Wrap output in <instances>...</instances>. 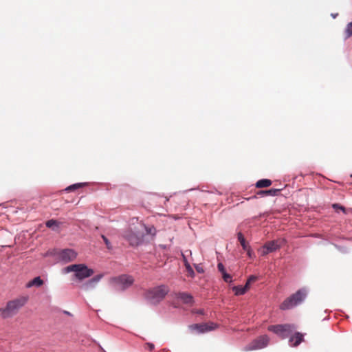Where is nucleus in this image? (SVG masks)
Here are the masks:
<instances>
[{
    "label": "nucleus",
    "instance_id": "1",
    "mask_svg": "<svg viewBox=\"0 0 352 352\" xmlns=\"http://www.w3.org/2000/svg\"><path fill=\"white\" fill-rule=\"evenodd\" d=\"M168 292L167 286L161 285L146 291L144 298L148 303L157 305L164 298Z\"/></svg>",
    "mask_w": 352,
    "mask_h": 352
},
{
    "label": "nucleus",
    "instance_id": "2",
    "mask_svg": "<svg viewBox=\"0 0 352 352\" xmlns=\"http://www.w3.org/2000/svg\"><path fill=\"white\" fill-rule=\"evenodd\" d=\"M27 300V297L22 296L9 301L5 308L0 309V316L3 318L12 317L25 305Z\"/></svg>",
    "mask_w": 352,
    "mask_h": 352
},
{
    "label": "nucleus",
    "instance_id": "3",
    "mask_svg": "<svg viewBox=\"0 0 352 352\" xmlns=\"http://www.w3.org/2000/svg\"><path fill=\"white\" fill-rule=\"evenodd\" d=\"M70 272H74L75 278L79 280L89 278L94 274V270L89 268L85 264L70 265L62 270L63 274H68Z\"/></svg>",
    "mask_w": 352,
    "mask_h": 352
},
{
    "label": "nucleus",
    "instance_id": "4",
    "mask_svg": "<svg viewBox=\"0 0 352 352\" xmlns=\"http://www.w3.org/2000/svg\"><path fill=\"white\" fill-rule=\"evenodd\" d=\"M307 295V290L305 288L298 290L280 304V309L282 310H287L295 307L305 300Z\"/></svg>",
    "mask_w": 352,
    "mask_h": 352
},
{
    "label": "nucleus",
    "instance_id": "5",
    "mask_svg": "<svg viewBox=\"0 0 352 352\" xmlns=\"http://www.w3.org/2000/svg\"><path fill=\"white\" fill-rule=\"evenodd\" d=\"M122 236L130 245L138 246L142 243L144 234L137 226H131L124 231Z\"/></svg>",
    "mask_w": 352,
    "mask_h": 352
},
{
    "label": "nucleus",
    "instance_id": "6",
    "mask_svg": "<svg viewBox=\"0 0 352 352\" xmlns=\"http://www.w3.org/2000/svg\"><path fill=\"white\" fill-rule=\"evenodd\" d=\"M295 329V326L290 324L270 325L267 328L270 331L274 333L282 339L290 337Z\"/></svg>",
    "mask_w": 352,
    "mask_h": 352
},
{
    "label": "nucleus",
    "instance_id": "7",
    "mask_svg": "<svg viewBox=\"0 0 352 352\" xmlns=\"http://www.w3.org/2000/svg\"><path fill=\"white\" fill-rule=\"evenodd\" d=\"M115 289L118 291H124L131 287L134 279L131 276L122 274L112 278Z\"/></svg>",
    "mask_w": 352,
    "mask_h": 352
},
{
    "label": "nucleus",
    "instance_id": "8",
    "mask_svg": "<svg viewBox=\"0 0 352 352\" xmlns=\"http://www.w3.org/2000/svg\"><path fill=\"white\" fill-rule=\"evenodd\" d=\"M270 342V338L267 335H263L254 340L249 344L246 345L244 350L246 351L261 349L266 347Z\"/></svg>",
    "mask_w": 352,
    "mask_h": 352
},
{
    "label": "nucleus",
    "instance_id": "9",
    "mask_svg": "<svg viewBox=\"0 0 352 352\" xmlns=\"http://www.w3.org/2000/svg\"><path fill=\"white\" fill-rule=\"evenodd\" d=\"M57 260L64 264L74 261L77 257V252L72 249H63L56 254Z\"/></svg>",
    "mask_w": 352,
    "mask_h": 352
},
{
    "label": "nucleus",
    "instance_id": "10",
    "mask_svg": "<svg viewBox=\"0 0 352 352\" xmlns=\"http://www.w3.org/2000/svg\"><path fill=\"white\" fill-rule=\"evenodd\" d=\"M285 243L284 239L274 240L266 243L263 246V255H266L270 252H274L279 249L282 245Z\"/></svg>",
    "mask_w": 352,
    "mask_h": 352
},
{
    "label": "nucleus",
    "instance_id": "11",
    "mask_svg": "<svg viewBox=\"0 0 352 352\" xmlns=\"http://www.w3.org/2000/svg\"><path fill=\"white\" fill-rule=\"evenodd\" d=\"M218 270L221 272L223 280L226 283H230L232 282V277L230 274H228L226 271L224 265L221 263L217 265Z\"/></svg>",
    "mask_w": 352,
    "mask_h": 352
},
{
    "label": "nucleus",
    "instance_id": "12",
    "mask_svg": "<svg viewBox=\"0 0 352 352\" xmlns=\"http://www.w3.org/2000/svg\"><path fill=\"white\" fill-rule=\"evenodd\" d=\"M303 340L302 335L299 333H295L294 336H291L289 339V342L292 346H297L299 345Z\"/></svg>",
    "mask_w": 352,
    "mask_h": 352
},
{
    "label": "nucleus",
    "instance_id": "13",
    "mask_svg": "<svg viewBox=\"0 0 352 352\" xmlns=\"http://www.w3.org/2000/svg\"><path fill=\"white\" fill-rule=\"evenodd\" d=\"M189 329L192 331H196L199 333H206V323L191 324L189 326Z\"/></svg>",
    "mask_w": 352,
    "mask_h": 352
},
{
    "label": "nucleus",
    "instance_id": "14",
    "mask_svg": "<svg viewBox=\"0 0 352 352\" xmlns=\"http://www.w3.org/2000/svg\"><path fill=\"white\" fill-rule=\"evenodd\" d=\"M177 298L186 304L190 303L192 301V296L190 294L186 292L179 293L177 294Z\"/></svg>",
    "mask_w": 352,
    "mask_h": 352
},
{
    "label": "nucleus",
    "instance_id": "15",
    "mask_svg": "<svg viewBox=\"0 0 352 352\" xmlns=\"http://www.w3.org/2000/svg\"><path fill=\"white\" fill-rule=\"evenodd\" d=\"M43 284V280L41 278L40 276H36L34 278H33L32 280L29 281L26 287L28 288L32 287L33 286L36 287H40Z\"/></svg>",
    "mask_w": 352,
    "mask_h": 352
},
{
    "label": "nucleus",
    "instance_id": "16",
    "mask_svg": "<svg viewBox=\"0 0 352 352\" xmlns=\"http://www.w3.org/2000/svg\"><path fill=\"white\" fill-rule=\"evenodd\" d=\"M272 184V182L268 179H262L256 182V187L258 188H262L268 187Z\"/></svg>",
    "mask_w": 352,
    "mask_h": 352
},
{
    "label": "nucleus",
    "instance_id": "17",
    "mask_svg": "<svg viewBox=\"0 0 352 352\" xmlns=\"http://www.w3.org/2000/svg\"><path fill=\"white\" fill-rule=\"evenodd\" d=\"M46 226L52 228L53 230H57L59 228L60 223L54 219H50L46 222Z\"/></svg>",
    "mask_w": 352,
    "mask_h": 352
},
{
    "label": "nucleus",
    "instance_id": "18",
    "mask_svg": "<svg viewBox=\"0 0 352 352\" xmlns=\"http://www.w3.org/2000/svg\"><path fill=\"white\" fill-rule=\"evenodd\" d=\"M280 191L279 189H269L265 190H261L258 192L259 195H271V196H276L278 195V192Z\"/></svg>",
    "mask_w": 352,
    "mask_h": 352
},
{
    "label": "nucleus",
    "instance_id": "19",
    "mask_svg": "<svg viewBox=\"0 0 352 352\" xmlns=\"http://www.w3.org/2000/svg\"><path fill=\"white\" fill-rule=\"evenodd\" d=\"M87 185V183H76L72 185L69 186L65 188V191L67 192H71L72 190H75L76 189H78L82 186H85Z\"/></svg>",
    "mask_w": 352,
    "mask_h": 352
},
{
    "label": "nucleus",
    "instance_id": "20",
    "mask_svg": "<svg viewBox=\"0 0 352 352\" xmlns=\"http://www.w3.org/2000/svg\"><path fill=\"white\" fill-rule=\"evenodd\" d=\"M96 286V284L95 283V282H93V279L91 278L82 285V288L85 290H89L94 289Z\"/></svg>",
    "mask_w": 352,
    "mask_h": 352
},
{
    "label": "nucleus",
    "instance_id": "21",
    "mask_svg": "<svg viewBox=\"0 0 352 352\" xmlns=\"http://www.w3.org/2000/svg\"><path fill=\"white\" fill-rule=\"evenodd\" d=\"M232 290L236 296L243 295L245 293V288H243L241 285L232 287Z\"/></svg>",
    "mask_w": 352,
    "mask_h": 352
},
{
    "label": "nucleus",
    "instance_id": "22",
    "mask_svg": "<svg viewBox=\"0 0 352 352\" xmlns=\"http://www.w3.org/2000/svg\"><path fill=\"white\" fill-rule=\"evenodd\" d=\"M238 240L239 241L242 248L243 250H246L247 248L249 246L248 244L246 243L245 239L241 232H239L238 235Z\"/></svg>",
    "mask_w": 352,
    "mask_h": 352
},
{
    "label": "nucleus",
    "instance_id": "23",
    "mask_svg": "<svg viewBox=\"0 0 352 352\" xmlns=\"http://www.w3.org/2000/svg\"><path fill=\"white\" fill-rule=\"evenodd\" d=\"M217 327V324L214 322L206 323V332H208L215 329Z\"/></svg>",
    "mask_w": 352,
    "mask_h": 352
},
{
    "label": "nucleus",
    "instance_id": "24",
    "mask_svg": "<svg viewBox=\"0 0 352 352\" xmlns=\"http://www.w3.org/2000/svg\"><path fill=\"white\" fill-rule=\"evenodd\" d=\"M145 227V230H146V232L147 234H151V235H155L156 234V230L155 228V227L153 226H151V227Z\"/></svg>",
    "mask_w": 352,
    "mask_h": 352
},
{
    "label": "nucleus",
    "instance_id": "25",
    "mask_svg": "<svg viewBox=\"0 0 352 352\" xmlns=\"http://www.w3.org/2000/svg\"><path fill=\"white\" fill-rule=\"evenodd\" d=\"M185 266H186V268L188 272L190 274V275L192 277H193L195 276V272L192 270V268L191 267V266L190 265V264L186 262Z\"/></svg>",
    "mask_w": 352,
    "mask_h": 352
},
{
    "label": "nucleus",
    "instance_id": "26",
    "mask_svg": "<svg viewBox=\"0 0 352 352\" xmlns=\"http://www.w3.org/2000/svg\"><path fill=\"white\" fill-rule=\"evenodd\" d=\"M333 208L336 210V212L338 211V210H342L343 212L345 213V208L342 206L339 205L338 204H333L332 206Z\"/></svg>",
    "mask_w": 352,
    "mask_h": 352
},
{
    "label": "nucleus",
    "instance_id": "27",
    "mask_svg": "<svg viewBox=\"0 0 352 352\" xmlns=\"http://www.w3.org/2000/svg\"><path fill=\"white\" fill-rule=\"evenodd\" d=\"M244 250L246 251L247 254L249 258H252L255 256V254H254V252L252 251V248H250V246H248L247 248V249Z\"/></svg>",
    "mask_w": 352,
    "mask_h": 352
},
{
    "label": "nucleus",
    "instance_id": "28",
    "mask_svg": "<svg viewBox=\"0 0 352 352\" xmlns=\"http://www.w3.org/2000/svg\"><path fill=\"white\" fill-rule=\"evenodd\" d=\"M102 239H103V241H104L107 248L109 250L111 249L112 247H111V243L109 241V239L104 235H102Z\"/></svg>",
    "mask_w": 352,
    "mask_h": 352
},
{
    "label": "nucleus",
    "instance_id": "29",
    "mask_svg": "<svg viewBox=\"0 0 352 352\" xmlns=\"http://www.w3.org/2000/svg\"><path fill=\"white\" fill-rule=\"evenodd\" d=\"M102 277H103V274H98L92 278L93 282H95V283L97 285L100 282V280L102 279Z\"/></svg>",
    "mask_w": 352,
    "mask_h": 352
},
{
    "label": "nucleus",
    "instance_id": "30",
    "mask_svg": "<svg viewBox=\"0 0 352 352\" xmlns=\"http://www.w3.org/2000/svg\"><path fill=\"white\" fill-rule=\"evenodd\" d=\"M346 31L349 36H352V22L348 23Z\"/></svg>",
    "mask_w": 352,
    "mask_h": 352
},
{
    "label": "nucleus",
    "instance_id": "31",
    "mask_svg": "<svg viewBox=\"0 0 352 352\" xmlns=\"http://www.w3.org/2000/svg\"><path fill=\"white\" fill-rule=\"evenodd\" d=\"M256 279H257V277H256V276L252 275V276H250L248 278V280H247V281H248V283H252V282L255 281Z\"/></svg>",
    "mask_w": 352,
    "mask_h": 352
},
{
    "label": "nucleus",
    "instance_id": "32",
    "mask_svg": "<svg viewBox=\"0 0 352 352\" xmlns=\"http://www.w3.org/2000/svg\"><path fill=\"white\" fill-rule=\"evenodd\" d=\"M195 268H196V270L199 272V273H204V270L201 267L199 266V265H196L195 266Z\"/></svg>",
    "mask_w": 352,
    "mask_h": 352
},
{
    "label": "nucleus",
    "instance_id": "33",
    "mask_svg": "<svg viewBox=\"0 0 352 352\" xmlns=\"http://www.w3.org/2000/svg\"><path fill=\"white\" fill-rule=\"evenodd\" d=\"M250 285V283L247 281L246 284L244 286H243V288H245V292L248 289Z\"/></svg>",
    "mask_w": 352,
    "mask_h": 352
},
{
    "label": "nucleus",
    "instance_id": "34",
    "mask_svg": "<svg viewBox=\"0 0 352 352\" xmlns=\"http://www.w3.org/2000/svg\"><path fill=\"white\" fill-rule=\"evenodd\" d=\"M148 349L150 351H152L154 349V344L152 343H147Z\"/></svg>",
    "mask_w": 352,
    "mask_h": 352
},
{
    "label": "nucleus",
    "instance_id": "35",
    "mask_svg": "<svg viewBox=\"0 0 352 352\" xmlns=\"http://www.w3.org/2000/svg\"><path fill=\"white\" fill-rule=\"evenodd\" d=\"M337 15H338V14H331L332 17L334 18V19L337 16Z\"/></svg>",
    "mask_w": 352,
    "mask_h": 352
},
{
    "label": "nucleus",
    "instance_id": "36",
    "mask_svg": "<svg viewBox=\"0 0 352 352\" xmlns=\"http://www.w3.org/2000/svg\"><path fill=\"white\" fill-rule=\"evenodd\" d=\"M65 314H67V315H71V314H70V313H69V312H68V311H65Z\"/></svg>",
    "mask_w": 352,
    "mask_h": 352
}]
</instances>
